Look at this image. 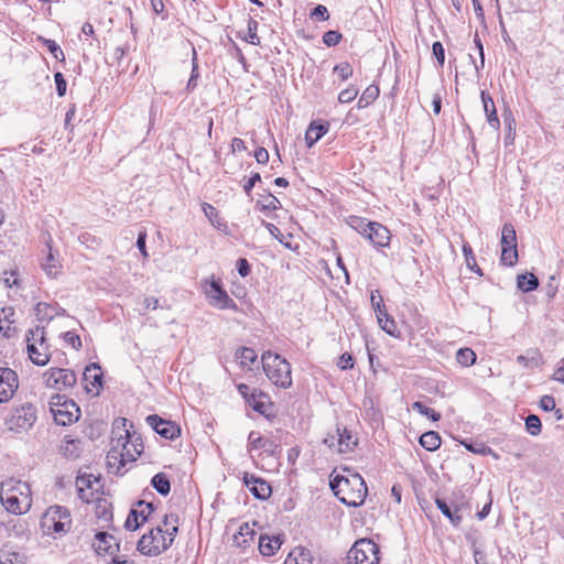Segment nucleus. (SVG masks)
<instances>
[{
  "label": "nucleus",
  "mask_w": 564,
  "mask_h": 564,
  "mask_svg": "<svg viewBox=\"0 0 564 564\" xmlns=\"http://www.w3.org/2000/svg\"><path fill=\"white\" fill-rule=\"evenodd\" d=\"M99 478L93 475H80L76 478V487L79 499L89 503L95 500L100 487Z\"/></svg>",
  "instance_id": "ddd939ff"
},
{
  "label": "nucleus",
  "mask_w": 564,
  "mask_h": 564,
  "mask_svg": "<svg viewBox=\"0 0 564 564\" xmlns=\"http://www.w3.org/2000/svg\"><path fill=\"white\" fill-rule=\"evenodd\" d=\"M202 209L212 225L218 229L225 227V223L220 219L218 210L208 203H203Z\"/></svg>",
  "instance_id": "f704fd0d"
},
{
  "label": "nucleus",
  "mask_w": 564,
  "mask_h": 564,
  "mask_svg": "<svg viewBox=\"0 0 564 564\" xmlns=\"http://www.w3.org/2000/svg\"><path fill=\"white\" fill-rule=\"evenodd\" d=\"M261 359L263 371L273 384L283 389L292 386L291 365L285 358L268 350L262 354Z\"/></svg>",
  "instance_id": "7ed1b4c3"
},
{
  "label": "nucleus",
  "mask_w": 564,
  "mask_h": 564,
  "mask_svg": "<svg viewBox=\"0 0 564 564\" xmlns=\"http://www.w3.org/2000/svg\"><path fill=\"white\" fill-rule=\"evenodd\" d=\"M283 535L278 534L272 538L268 535H260L259 538V551L264 556L273 555L282 545Z\"/></svg>",
  "instance_id": "5701e85b"
},
{
  "label": "nucleus",
  "mask_w": 564,
  "mask_h": 564,
  "mask_svg": "<svg viewBox=\"0 0 564 564\" xmlns=\"http://www.w3.org/2000/svg\"><path fill=\"white\" fill-rule=\"evenodd\" d=\"M517 286L522 292H531L539 286V279L530 272L519 274L517 276Z\"/></svg>",
  "instance_id": "cd10ccee"
},
{
  "label": "nucleus",
  "mask_w": 564,
  "mask_h": 564,
  "mask_svg": "<svg viewBox=\"0 0 564 564\" xmlns=\"http://www.w3.org/2000/svg\"><path fill=\"white\" fill-rule=\"evenodd\" d=\"M43 270L46 272L50 276H56L58 273V270L61 268L59 262L55 259L52 248L48 246V253L42 263Z\"/></svg>",
  "instance_id": "4c0bfd02"
},
{
  "label": "nucleus",
  "mask_w": 564,
  "mask_h": 564,
  "mask_svg": "<svg viewBox=\"0 0 564 564\" xmlns=\"http://www.w3.org/2000/svg\"><path fill=\"white\" fill-rule=\"evenodd\" d=\"M50 409L56 424L62 426L76 422L80 415V409L75 401L61 394L51 397Z\"/></svg>",
  "instance_id": "39448f33"
},
{
  "label": "nucleus",
  "mask_w": 564,
  "mask_h": 564,
  "mask_svg": "<svg viewBox=\"0 0 564 564\" xmlns=\"http://www.w3.org/2000/svg\"><path fill=\"white\" fill-rule=\"evenodd\" d=\"M64 339L67 344L72 345V347L75 348L76 350L80 349L82 340L77 334L73 332H66L64 334Z\"/></svg>",
  "instance_id": "774afa93"
},
{
  "label": "nucleus",
  "mask_w": 564,
  "mask_h": 564,
  "mask_svg": "<svg viewBox=\"0 0 564 564\" xmlns=\"http://www.w3.org/2000/svg\"><path fill=\"white\" fill-rule=\"evenodd\" d=\"M25 555L18 551L3 549L0 551V564H24Z\"/></svg>",
  "instance_id": "473e14b6"
},
{
  "label": "nucleus",
  "mask_w": 564,
  "mask_h": 564,
  "mask_svg": "<svg viewBox=\"0 0 564 564\" xmlns=\"http://www.w3.org/2000/svg\"><path fill=\"white\" fill-rule=\"evenodd\" d=\"M236 357L240 359L241 365L247 366L257 359V354L252 348L242 347L237 350Z\"/></svg>",
  "instance_id": "603ef678"
},
{
  "label": "nucleus",
  "mask_w": 564,
  "mask_h": 564,
  "mask_svg": "<svg viewBox=\"0 0 564 564\" xmlns=\"http://www.w3.org/2000/svg\"><path fill=\"white\" fill-rule=\"evenodd\" d=\"M28 354L31 361L36 366H45L50 361L48 346H35V343L28 344Z\"/></svg>",
  "instance_id": "b1692460"
},
{
  "label": "nucleus",
  "mask_w": 564,
  "mask_h": 564,
  "mask_svg": "<svg viewBox=\"0 0 564 564\" xmlns=\"http://www.w3.org/2000/svg\"><path fill=\"white\" fill-rule=\"evenodd\" d=\"M37 41L41 42L53 55L54 58L64 62L65 55L61 46L54 41L50 39H45L43 36H39Z\"/></svg>",
  "instance_id": "ea45409f"
},
{
  "label": "nucleus",
  "mask_w": 564,
  "mask_h": 564,
  "mask_svg": "<svg viewBox=\"0 0 564 564\" xmlns=\"http://www.w3.org/2000/svg\"><path fill=\"white\" fill-rule=\"evenodd\" d=\"M334 73H337L341 80H347L352 76L354 70L348 62H344L334 67Z\"/></svg>",
  "instance_id": "4d7b16f0"
},
{
  "label": "nucleus",
  "mask_w": 564,
  "mask_h": 564,
  "mask_svg": "<svg viewBox=\"0 0 564 564\" xmlns=\"http://www.w3.org/2000/svg\"><path fill=\"white\" fill-rule=\"evenodd\" d=\"M541 420L535 414H530L525 417V430L529 434L536 436L541 433Z\"/></svg>",
  "instance_id": "3c124183"
},
{
  "label": "nucleus",
  "mask_w": 564,
  "mask_h": 564,
  "mask_svg": "<svg viewBox=\"0 0 564 564\" xmlns=\"http://www.w3.org/2000/svg\"><path fill=\"white\" fill-rule=\"evenodd\" d=\"M313 556L310 550L303 546L295 547L288 555L284 564H312Z\"/></svg>",
  "instance_id": "393cba45"
},
{
  "label": "nucleus",
  "mask_w": 564,
  "mask_h": 564,
  "mask_svg": "<svg viewBox=\"0 0 564 564\" xmlns=\"http://www.w3.org/2000/svg\"><path fill=\"white\" fill-rule=\"evenodd\" d=\"M329 123L324 120H313L306 132L305 142L307 148H312L318 140H321L328 131Z\"/></svg>",
  "instance_id": "6ab92c4d"
},
{
  "label": "nucleus",
  "mask_w": 564,
  "mask_h": 564,
  "mask_svg": "<svg viewBox=\"0 0 564 564\" xmlns=\"http://www.w3.org/2000/svg\"><path fill=\"white\" fill-rule=\"evenodd\" d=\"M200 283L210 306L218 310L238 311V305L224 289L221 279H216L215 275H212L210 279H204Z\"/></svg>",
  "instance_id": "20e7f679"
},
{
  "label": "nucleus",
  "mask_w": 564,
  "mask_h": 564,
  "mask_svg": "<svg viewBox=\"0 0 564 564\" xmlns=\"http://www.w3.org/2000/svg\"><path fill=\"white\" fill-rule=\"evenodd\" d=\"M329 487L340 502L348 507H359L364 503L368 488L359 474L330 476Z\"/></svg>",
  "instance_id": "f257e3e1"
},
{
  "label": "nucleus",
  "mask_w": 564,
  "mask_h": 564,
  "mask_svg": "<svg viewBox=\"0 0 564 564\" xmlns=\"http://www.w3.org/2000/svg\"><path fill=\"white\" fill-rule=\"evenodd\" d=\"M147 423L162 437L166 440H175L181 435L180 426L172 422L160 417L156 414H151L147 417Z\"/></svg>",
  "instance_id": "4468645a"
},
{
  "label": "nucleus",
  "mask_w": 564,
  "mask_h": 564,
  "mask_svg": "<svg viewBox=\"0 0 564 564\" xmlns=\"http://www.w3.org/2000/svg\"><path fill=\"white\" fill-rule=\"evenodd\" d=\"M357 95H358V89L354 86H350L339 93L338 101L341 104L350 102L357 97Z\"/></svg>",
  "instance_id": "052dcab7"
},
{
  "label": "nucleus",
  "mask_w": 564,
  "mask_h": 564,
  "mask_svg": "<svg viewBox=\"0 0 564 564\" xmlns=\"http://www.w3.org/2000/svg\"><path fill=\"white\" fill-rule=\"evenodd\" d=\"M465 448L475 454L486 455L492 452L489 446H486L484 443H467L463 442Z\"/></svg>",
  "instance_id": "13d9d810"
},
{
  "label": "nucleus",
  "mask_w": 564,
  "mask_h": 564,
  "mask_svg": "<svg viewBox=\"0 0 564 564\" xmlns=\"http://www.w3.org/2000/svg\"><path fill=\"white\" fill-rule=\"evenodd\" d=\"M347 557L356 564H378L379 545L370 539H359L348 551Z\"/></svg>",
  "instance_id": "6e6552de"
},
{
  "label": "nucleus",
  "mask_w": 564,
  "mask_h": 564,
  "mask_svg": "<svg viewBox=\"0 0 564 564\" xmlns=\"http://www.w3.org/2000/svg\"><path fill=\"white\" fill-rule=\"evenodd\" d=\"M517 246V235L511 224H505L501 231V247Z\"/></svg>",
  "instance_id": "c03bdc74"
},
{
  "label": "nucleus",
  "mask_w": 564,
  "mask_h": 564,
  "mask_svg": "<svg viewBox=\"0 0 564 564\" xmlns=\"http://www.w3.org/2000/svg\"><path fill=\"white\" fill-rule=\"evenodd\" d=\"M248 447L250 451L265 447L264 440L258 432H250L248 437Z\"/></svg>",
  "instance_id": "bf43d9fd"
},
{
  "label": "nucleus",
  "mask_w": 564,
  "mask_h": 564,
  "mask_svg": "<svg viewBox=\"0 0 564 564\" xmlns=\"http://www.w3.org/2000/svg\"><path fill=\"white\" fill-rule=\"evenodd\" d=\"M152 487L162 496H167L171 491V482L166 474L158 473L151 479Z\"/></svg>",
  "instance_id": "7c9ffc66"
},
{
  "label": "nucleus",
  "mask_w": 564,
  "mask_h": 564,
  "mask_svg": "<svg viewBox=\"0 0 564 564\" xmlns=\"http://www.w3.org/2000/svg\"><path fill=\"white\" fill-rule=\"evenodd\" d=\"M93 547L98 555L115 556V554L119 551V543L113 535L107 532H98L95 535Z\"/></svg>",
  "instance_id": "f3484780"
},
{
  "label": "nucleus",
  "mask_w": 564,
  "mask_h": 564,
  "mask_svg": "<svg viewBox=\"0 0 564 564\" xmlns=\"http://www.w3.org/2000/svg\"><path fill=\"white\" fill-rule=\"evenodd\" d=\"M456 360L464 367H469L476 361V354L470 348H460L456 352Z\"/></svg>",
  "instance_id": "37998d69"
},
{
  "label": "nucleus",
  "mask_w": 564,
  "mask_h": 564,
  "mask_svg": "<svg viewBox=\"0 0 564 564\" xmlns=\"http://www.w3.org/2000/svg\"><path fill=\"white\" fill-rule=\"evenodd\" d=\"M463 253H464V257H465V262H466V265L473 271L475 272L476 274H478L479 276H482L484 275V272L482 270L479 268V265L477 264L476 262V258L474 256V252H473V249L471 247L469 246V243H464L463 245Z\"/></svg>",
  "instance_id": "e433bc0d"
},
{
  "label": "nucleus",
  "mask_w": 564,
  "mask_h": 564,
  "mask_svg": "<svg viewBox=\"0 0 564 564\" xmlns=\"http://www.w3.org/2000/svg\"><path fill=\"white\" fill-rule=\"evenodd\" d=\"M359 232L369 239L375 246L387 247L390 243L391 235L389 229L375 221L365 223L362 219L357 218Z\"/></svg>",
  "instance_id": "9d476101"
},
{
  "label": "nucleus",
  "mask_w": 564,
  "mask_h": 564,
  "mask_svg": "<svg viewBox=\"0 0 564 564\" xmlns=\"http://www.w3.org/2000/svg\"><path fill=\"white\" fill-rule=\"evenodd\" d=\"M557 290H558V279L556 278V275H551L549 278V282L545 286V292H546V295L549 299H553L555 296V294L557 293Z\"/></svg>",
  "instance_id": "69168bd1"
},
{
  "label": "nucleus",
  "mask_w": 564,
  "mask_h": 564,
  "mask_svg": "<svg viewBox=\"0 0 564 564\" xmlns=\"http://www.w3.org/2000/svg\"><path fill=\"white\" fill-rule=\"evenodd\" d=\"M261 398H267V395L262 392L258 393L256 390H252L247 402L254 411L264 414L267 405L263 401L260 400Z\"/></svg>",
  "instance_id": "a18cd8bd"
},
{
  "label": "nucleus",
  "mask_w": 564,
  "mask_h": 564,
  "mask_svg": "<svg viewBox=\"0 0 564 564\" xmlns=\"http://www.w3.org/2000/svg\"><path fill=\"white\" fill-rule=\"evenodd\" d=\"M419 442L422 447L430 452L436 451L442 443L440 434L434 431H429L422 434Z\"/></svg>",
  "instance_id": "c85d7f7f"
},
{
  "label": "nucleus",
  "mask_w": 564,
  "mask_h": 564,
  "mask_svg": "<svg viewBox=\"0 0 564 564\" xmlns=\"http://www.w3.org/2000/svg\"><path fill=\"white\" fill-rule=\"evenodd\" d=\"M381 328L391 336H397L398 327L392 317L387 314V317H383V322L380 324Z\"/></svg>",
  "instance_id": "680f3d73"
},
{
  "label": "nucleus",
  "mask_w": 564,
  "mask_h": 564,
  "mask_svg": "<svg viewBox=\"0 0 564 564\" xmlns=\"http://www.w3.org/2000/svg\"><path fill=\"white\" fill-rule=\"evenodd\" d=\"M371 305L376 312V315H377V319L379 322V324H381L383 322V317H387V310H386V306L383 304V300L381 297V295H376L373 292L371 293Z\"/></svg>",
  "instance_id": "49530a36"
},
{
  "label": "nucleus",
  "mask_w": 564,
  "mask_h": 564,
  "mask_svg": "<svg viewBox=\"0 0 564 564\" xmlns=\"http://www.w3.org/2000/svg\"><path fill=\"white\" fill-rule=\"evenodd\" d=\"M54 82H55V85H56V91H57V95L59 97H63L65 96L66 94V88H67V83L63 76L62 73L57 72L55 73L54 75Z\"/></svg>",
  "instance_id": "0e129e2a"
},
{
  "label": "nucleus",
  "mask_w": 564,
  "mask_h": 564,
  "mask_svg": "<svg viewBox=\"0 0 564 564\" xmlns=\"http://www.w3.org/2000/svg\"><path fill=\"white\" fill-rule=\"evenodd\" d=\"M122 436L117 440V445L108 452L107 459L108 464L112 466L117 460L119 463L117 473L121 471V468L126 466L127 462H134L138 456L142 453V443L132 444L133 451L128 447V442L121 443Z\"/></svg>",
  "instance_id": "1a4fd4ad"
},
{
  "label": "nucleus",
  "mask_w": 564,
  "mask_h": 564,
  "mask_svg": "<svg viewBox=\"0 0 564 564\" xmlns=\"http://www.w3.org/2000/svg\"><path fill=\"white\" fill-rule=\"evenodd\" d=\"M435 503L443 516H445L454 527H458L462 523L463 516L460 513L462 508L459 506H454L453 508L444 499L441 498H436Z\"/></svg>",
  "instance_id": "4be33fe9"
},
{
  "label": "nucleus",
  "mask_w": 564,
  "mask_h": 564,
  "mask_svg": "<svg viewBox=\"0 0 564 564\" xmlns=\"http://www.w3.org/2000/svg\"><path fill=\"white\" fill-rule=\"evenodd\" d=\"M413 410L417 411L420 414L427 416L432 421L436 422L441 420V414L436 412L434 409L426 406L421 401H415L412 404Z\"/></svg>",
  "instance_id": "09e8293b"
},
{
  "label": "nucleus",
  "mask_w": 564,
  "mask_h": 564,
  "mask_svg": "<svg viewBox=\"0 0 564 564\" xmlns=\"http://www.w3.org/2000/svg\"><path fill=\"white\" fill-rule=\"evenodd\" d=\"M257 206H260L261 210H278L281 208V203L275 196L269 194L267 199L263 203L258 202Z\"/></svg>",
  "instance_id": "5fc2aeb1"
},
{
  "label": "nucleus",
  "mask_w": 564,
  "mask_h": 564,
  "mask_svg": "<svg viewBox=\"0 0 564 564\" xmlns=\"http://www.w3.org/2000/svg\"><path fill=\"white\" fill-rule=\"evenodd\" d=\"M62 454L67 459H76L80 455V441L73 438H65L64 444L61 447Z\"/></svg>",
  "instance_id": "c756f323"
},
{
  "label": "nucleus",
  "mask_w": 564,
  "mask_h": 564,
  "mask_svg": "<svg viewBox=\"0 0 564 564\" xmlns=\"http://www.w3.org/2000/svg\"><path fill=\"white\" fill-rule=\"evenodd\" d=\"M503 121L506 126V143H512L516 135V120L510 111V109L505 110L503 112Z\"/></svg>",
  "instance_id": "79ce46f5"
},
{
  "label": "nucleus",
  "mask_w": 564,
  "mask_h": 564,
  "mask_svg": "<svg viewBox=\"0 0 564 564\" xmlns=\"http://www.w3.org/2000/svg\"><path fill=\"white\" fill-rule=\"evenodd\" d=\"M256 532L253 528L245 522L240 525L239 531L234 535V543L239 547H247L253 540Z\"/></svg>",
  "instance_id": "a878e982"
},
{
  "label": "nucleus",
  "mask_w": 564,
  "mask_h": 564,
  "mask_svg": "<svg viewBox=\"0 0 564 564\" xmlns=\"http://www.w3.org/2000/svg\"><path fill=\"white\" fill-rule=\"evenodd\" d=\"M153 503L144 500H139L130 510L124 528L127 530H137L142 523H144L149 516L153 512Z\"/></svg>",
  "instance_id": "f8f14e48"
},
{
  "label": "nucleus",
  "mask_w": 564,
  "mask_h": 564,
  "mask_svg": "<svg viewBox=\"0 0 564 564\" xmlns=\"http://www.w3.org/2000/svg\"><path fill=\"white\" fill-rule=\"evenodd\" d=\"M137 549L141 554L156 556L166 551V543H162V546L154 545L153 532L150 530L149 533H145L141 536Z\"/></svg>",
  "instance_id": "aec40b11"
},
{
  "label": "nucleus",
  "mask_w": 564,
  "mask_h": 564,
  "mask_svg": "<svg viewBox=\"0 0 564 564\" xmlns=\"http://www.w3.org/2000/svg\"><path fill=\"white\" fill-rule=\"evenodd\" d=\"M311 18L319 21H327L329 19L328 10L323 4H317L311 12Z\"/></svg>",
  "instance_id": "e2e57ef3"
},
{
  "label": "nucleus",
  "mask_w": 564,
  "mask_h": 564,
  "mask_svg": "<svg viewBox=\"0 0 564 564\" xmlns=\"http://www.w3.org/2000/svg\"><path fill=\"white\" fill-rule=\"evenodd\" d=\"M19 387L15 371L10 368H0V403L9 401Z\"/></svg>",
  "instance_id": "2eb2a0df"
},
{
  "label": "nucleus",
  "mask_w": 564,
  "mask_h": 564,
  "mask_svg": "<svg viewBox=\"0 0 564 564\" xmlns=\"http://www.w3.org/2000/svg\"><path fill=\"white\" fill-rule=\"evenodd\" d=\"M433 55L435 56L440 66L444 65L445 62V52L443 44L441 42H434L432 45Z\"/></svg>",
  "instance_id": "338daca9"
},
{
  "label": "nucleus",
  "mask_w": 564,
  "mask_h": 564,
  "mask_svg": "<svg viewBox=\"0 0 564 564\" xmlns=\"http://www.w3.org/2000/svg\"><path fill=\"white\" fill-rule=\"evenodd\" d=\"M480 97H481V101H482V105H484V110H485V113H486V117H487L488 124L492 129L499 130V128H500V120H499V118L497 116V109H496L495 101H494L492 97L486 90L481 91Z\"/></svg>",
  "instance_id": "412c9836"
},
{
  "label": "nucleus",
  "mask_w": 564,
  "mask_h": 564,
  "mask_svg": "<svg viewBox=\"0 0 564 564\" xmlns=\"http://www.w3.org/2000/svg\"><path fill=\"white\" fill-rule=\"evenodd\" d=\"M341 37H343V35L339 31L329 30L324 33L323 43L329 47L335 46L340 42Z\"/></svg>",
  "instance_id": "6e6d98bb"
},
{
  "label": "nucleus",
  "mask_w": 564,
  "mask_h": 564,
  "mask_svg": "<svg viewBox=\"0 0 564 564\" xmlns=\"http://www.w3.org/2000/svg\"><path fill=\"white\" fill-rule=\"evenodd\" d=\"M70 525V512L63 506L50 507L41 520V527L47 533L64 534L69 531Z\"/></svg>",
  "instance_id": "423d86ee"
},
{
  "label": "nucleus",
  "mask_w": 564,
  "mask_h": 564,
  "mask_svg": "<svg viewBox=\"0 0 564 564\" xmlns=\"http://www.w3.org/2000/svg\"><path fill=\"white\" fill-rule=\"evenodd\" d=\"M379 87L376 85L368 86L358 100V108H366L379 97Z\"/></svg>",
  "instance_id": "72a5a7b5"
},
{
  "label": "nucleus",
  "mask_w": 564,
  "mask_h": 564,
  "mask_svg": "<svg viewBox=\"0 0 564 564\" xmlns=\"http://www.w3.org/2000/svg\"><path fill=\"white\" fill-rule=\"evenodd\" d=\"M0 500L2 506L13 514H23L32 505L31 488L28 482L14 478L1 482Z\"/></svg>",
  "instance_id": "f03ea898"
},
{
  "label": "nucleus",
  "mask_w": 564,
  "mask_h": 564,
  "mask_svg": "<svg viewBox=\"0 0 564 564\" xmlns=\"http://www.w3.org/2000/svg\"><path fill=\"white\" fill-rule=\"evenodd\" d=\"M517 361L527 368H535L542 364V355L539 350H528L525 355L518 356Z\"/></svg>",
  "instance_id": "2f4dec72"
},
{
  "label": "nucleus",
  "mask_w": 564,
  "mask_h": 564,
  "mask_svg": "<svg viewBox=\"0 0 564 564\" xmlns=\"http://www.w3.org/2000/svg\"><path fill=\"white\" fill-rule=\"evenodd\" d=\"M243 482L259 500H265L271 496L272 489L268 481L254 475L245 474Z\"/></svg>",
  "instance_id": "a211bd4d"
},
{
  "label": "nucleus",
  "mask_w": 564,
  "mask_h": 564,
  "mask_svg": "<svg viewBox=\"0 0 564 564\" xmlns=\"http://www.w3.org/2000/svg\"><path fill=\"white\" fill-rule=\"evenodd\" d=\"M94 501H96V516L106 521L110 520L112 518L111 505L107 499L95 497Z\"/></svg>",
  "instance_id": "c9c22d12"
},
{
  "label": "nucleus",
  "mask_w": 564,
  "mask_h": 564,
  "mask_svg": "<svg viewBox=\"0 0 564 564\" xmlns=\"http://www.w3.org/2000/svg\"><path fill=\"white\" fill-rule=\"evenodd\" d=\"M258 22L253 19L248 21V35L245 40L253 45L260 44V37L257 35Z\"/></svg>",
  "instance_id": "864d4df0"
},
{
  "label": "nucleus",
  "mask_w": 564,
  "mask_h": 564,
  "mask_svg": "<svg viewBox=\"0 0 564 564\" xmlns=\"http://www.w3.org/2000/svg\"><path fill=\"white\" fill-rule=\"evenodd\" d=\"M28 344L35 343V346L45 347L48 346L45 339L44 327L36 326L34 329H30L26 335Z\"/></svg>",
  "instance_id": "a19ab883"
},
{
  "label": "nucleus",
  "mask_w": 564,
  "mask_h": 564,
  "mask_svg": "<svg viewBox=\"0 0 564 564\" xmlns=\"http://www.w3.org/2000/svg\"><path fill=\"white\" fill-rule=\"evenodd\" d=\"M83 380L86 382L85 390L88 393L98 395L102 388V372L97 364H90L85 368Z\"/></svg>",
  "instance_id": "dca6fc26"
},
{
  "label": "nucleus",
  "mask_w": 564,
  "mask_h": 564,
  "mask_svg": "<svg viewBox=\"0 0 564 564\" xmlns=\"http://www.w3.org/2000/svg\"><path fill=\"white\" fill-rule=\"evenodd\" d=\"M357 445V438H355L346 427L338 431V448L337 453H350Z\"/></svg>",
  "instance_id": "bb28decb"
},
{
  "label": "nucleus",
  "mask_w": 564,
  "mask_h": 564,
  "mask_svg": "<svg viewBox=\"0 0 564 564\" xmlns=\"http://www.w3.org/2000/svg\"><path fill=\"white\" fill-rule=\"evenodd\" d=\"M500 261L505 265L513 267L518 261L517 246L502 247Z\"/></svg>",
  "instance_id": "58836bf2"
},
{
  "label": "nucleus",
  "mask_w": 564,
  "mask_h": 564,
  "mask_svg": "<svg viewBox=\"0 0 564 564\" xmlns=\"http://www.w3.org/2000/svg\"><path fill=\"white\" fill-rule=\"evenodd\" d=\"M192 64H193V67H192L191 76H189V79H188L187 86H186V89L188 91H193L197 87V79L199 77L198 65H197V53H196L195 48H193Z\"/></svg>",
  "instance_id": "8fccbe9b"
},
{
  "label": "nucleus",
  "mask_w": 564,
  "mask_h": 564,
  "mask_svg": "<svg viewBox=\"0 0 564 564\" xmlns=\"http://www.w3.org/2000/svg\"><path fill=\"white\" fill-rule=\"evenodd\" d=\"M47 387L58 391L73 388L77 381L76 375L70 369L51 368L44 373Z\"/></svg>",
  "instance_id": "9b49d317"
},
{
  "label": "nucleus",
  "mask_w": 564,
  "mask_h": 564,
  "mask_svg": "<svg viewBox=\"0 0 564 564\" xmlns=\"http://www.w3.org/2000/svg\"><path fill=\"white\" fill-rule=\"evenodd\" d=\"M34 311L39 321H51L54 317V308L47 303H37Z\"/></svg>",
  "instance_id": "de8ad7c7"
},
{
  "label": "nucleus",
  "mask_w": 564,
  "mask_h": 564,
  "mask_svg": "<svg viewBox=\"0 0 564 564\" xmlns=\"http://www.w3.org/2000/svg\"><path fill=\"white\" fill-rule=\"evenodd\" d=\"M36 419L37 415L35 406L32 403L26 402L12 409L11 413L6 419V425L10 431L22 433L30 430Z\"/></svg>",
  "instance_id": "0eeeda50"
}]
</instances>
